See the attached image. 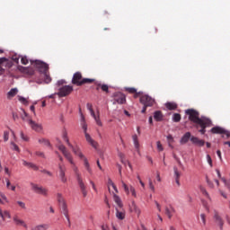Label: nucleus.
<instances>
[{"label":"nucleus","instance_id":"obj_24","mask_svg":"<svg viewBox=\"0 0 230 230\" xmlns=\"http://www.w3.org/2000/svg\"><path fill=\"white\" fill-rule=\"evenodd\" d=\"M113 200L117 204V208L119 209H122L123 208V202L121 201V198L119 196L116 195V193H113Z\"/></svg>","mask_w":230,"mask_h":230},{"label":"nucleus","instance_id":"obj_10","mask_svg":"<svg viewBox=\"0 0 230 230\" xmlns=\"http://www.w3.org/2000/svg\"><path fill=\"white\" fill-rule=\"evenodd\" d=\"M199 127L200 129L199 130V132H200L202 135L206 134V128L211 127V119H204V120L196 124V128H199Z\"/></svg>","mask_w":230,"mask_h":230},{"label":"nucleus","instance_id":"obj_23","mask_svg":"<svg viewBox=\"0 0 230 230\" xmlns=\"http://www.w3.org/2000/svg\"><path fill=\"white\" fill-rule=\"evenodd\" d=\"M191 139V133L190 132H186L181 138L180 143L181 145H186L188 141Z\"/></svg>","mask_w":230,"mask_h":230},{"label":"nucleus","instance_id":"obj_50","mask_svg":"<svg viewBox=\"0 0 230 230\" xmlns=\"http://www.w3.org/2000/svg\"><path fill=\"white\" fill-rule=\"evenodd\" d=\"M35 155H38V157H42L43 159L46 158V155H44V152L36 151Z\"/></svg>","mask_w":230,"mask_h":230},{"label":"nucleus","instance_id":"obj_18","mask_svg":"<svg viewBox=\"0 0 230 230\" xmlns=\"http://www.w3.org/2000/svg\"><path fill=\"white\" fill-rule=\"evenodd\" d=\"M132 139L136 152L138 154V155H141V146L139 145V139L137 138V135H133Z\"/></svg>","mask_w":230,"mask_h":230},{"label":"nucleus","instance_id":"obj_35","mask_svg":"<svg viewBox=\"0 0 230 230\" xmlns=\"http://www.w3.org/2000/svg\"><path fill=\"white\" fill-rule=\"evenodd\" d=\"M165 107L169 110V111H175V109H177V104L174 102H167L165 104Z\"/></svg>","mask_w":230,"mask_h":230},{"label":"nucleus","instance_id":"obj_9","mask_svg":"<svg viewBox=\"0 0 230 230\" xmlns=\"http://www.w3.org/2000/svg\"><path fill=\"white\" fill-rule=\"evenodd\" d=\"M71 93H73V86L65 85L59 88L58 93H57L56 94H58L59 98H64L66 96H69Z\"/></svg>","mask_w":230,"mask_h":230},{"label":"nucleus","instance_id":"obj_14","mask_svg":"<svg viewBox=\"0 0 230 230\" xmlns=\"http://www.w3.org/2000/svg\"><path fill=\"white\" fill-rule=\"evenodd\" d=\"M114 102L119 103V105H123L127 102V97L122 93H114Z\"/></svg>","mask_w":230,"mask_h":230},{"label":"nucleus","instance_id":"obj_64","mask_svg":"<svg viewBox=\"0 0 230 230\" xmlns=\"http://www.w3.org/2000/svg\"><path fill=\"white\" fill-rule=\"evenodd\" d=\"M13 62H16V64H19V58H17V56H13Z\"/></svg>","mask_w":230,"mask_h":230},{"label":"nucleus","instance_id":"obj_56","mask_svg":"<svg viewBox=\"0 0 230 230\" xmlns=\"http://www.w3.org/2000/svg\"><path fill=\"white\" fill-rule=\"evenodd\" d=\"M20 136L23 141H28V137L24 136V133L22 131L21 132Z\"/></svg>","mask_w":230,"mask_h":230},{"label":"nucleus","instance_id":"obj_7","mask_svg":"<svg viewBox=\"0 0 230 230\" xmlns=\"http://www.w3.org/2000/svg\"><path fill=\"white\" fill-rule=\"evenodd\" d=\"M75 172L77 184L81 190V193H83V197H87V186H85V183L84 182L82 174H80V172H78V168H76V167L75 169Z\"/></svg>","mask_w":230,"mask_h":230},{"label":"nucleus","instance_id":"obj_25","mask_svg":"<svg viewBox=\"0 0 230 230\" xmlns=\"http://www.w3.org/2000/svg\"><path fill=\"white\" fill-rule=\"evenodd\" d=\"M174 213H175V208H173V207L172 206L165 207V215L168 217V218H172Z\"/></svg>","mask_w":230,"mask_h":230},{"label":"nucleus","instance_id":"obj_19","mask_svg":"<svg viewBox=\"0 0 230 230\" xmlns=\"http://www.w3.org/2000/svg\"><path fill=\"white\" fill-rule=\"evenodd\" d=\"M59 178L61 179V181L67 182V178H66V166L59 164Z\"/></svg>","mask_w":230,"mask_h":230},{"label":"nucleus","instance_id":"obj_34","mask_svg":"<svg viewBox=\"0 0 230 230\" xmlns=\"http://www.w3.org/2000/svg\"><path fill=\"white\" fill-rule=\"evenodd\" d=\"M199 190H200L202 195H204V197H206V199H208V200H211V197H209V193L208 192V190H206V188H204L203 186H200Z\"/></svg>","mask_w":230,"mask_h":230},{"label":"nucleus","instance_id":"obj_43","mask_svg":"<svg viewBox=\"0 0 230 230\" xmlns=\"http://www.w3.org/2000/svg\"><path fill=\"white\" fill-rule=\"evenodd\" d=\"M220 179H221V181L224 182L226 188H227V190H230V183H229V181H227V180H226L225 177H222V178H220Z\"/></svg>","mask_w":230,"mask_h":230},{"label":"nucleus","instance_id":"obj_46","mask_svg":"<svg viewBox=\"0 0 230 230\" xmlns=\"http://www.w3.org/2000/svg\"><path fill=\"white\" fill-rule=\"evenodd\" d=\"M156 146L159 152H163L164 150V148L163 147V144H161V141L156 142Z\"/></svg>","mask_w":230,"mask_h":230},{"label":"nucleus","instance_id":"obj_60","mask_svg":"<svg viewBox=\"0 0 230 230\" xmlns=\"http://www.w3.org/2000/svg\"><path fill=\"white\" fill-rule=\"evenodd\" d=\"M41 172H42V173H46V174L49 175V177H51V175H53V173H51V172L47 171V170H43V171H41Z\"/></svg>","mask_w":230,"mask_h":230},{"label":"nucleus","instance_id":"obj_41","mask_svg":"<svg viewBox=\"0 0 230 230\" xmlns=\"http://www.w3.org/2000/svg\"><path fill=\"white\" fill-rule=\"evenodd\" d=\"M12 150H14L15 152L20 153L21 149L19 148V146H17L14 142H11Z\"/></svg>","mask_w":230,"mask_h":230},{"label":"nucleus","instance_id":"obj_26","mask_svg":"<svg viewBox=\"0 0 230 230\" xmlns=\"http://www.w3.org/2000/svg\"><path fill=\"white\" fill-rule=\"evenodd\" d=\"M23 166H27V168H31L35 172L39 171V166L33 163L27 162L25 160H22Z\"/></svg>","mask_w":230,"mask_h":230},{"label":"nucleus","instance_id":"obj_39","mask_svg":"<svg viewBox=\"0 0 230 230\" xmlns=\"http://www.w3.org/2000/svg\"><path fill=\"white\" fill-rule=\"evenodd\" d=\"M181 114L179 113H174L173 114V117H172V119L175 123H179V121H181Z\"/></svg>","mask_w":230,"mask_h":230},{"label":"nucleus","instance_id":"obj_21","mask_svg":"<svg viewBox=\"0 0 230 230\" xmlns=\"http://www.w3.org/2000/svg\"><path fill=\"white\" fill-rule=\"evenodd\" d=\"M129 211H131V213H136V215H137V217H139V215H141V209H139V207H137V205H136L135 201L131 202V205L129 206Z\"/></svg>","mask_w":230,"mask_h":230},{"label":"nucleus","instance_id":"obj_38","mask_svg":"<svg viewBox=\"0 0 230 230\" xmlns=\"http://www.w3.org/2000/svg\"><path fill=\"white\" fill-rule=\"evenodd\" d=\"M22 115L21 118L23 121H27L28 123V119H30V118H28V113H26V111L24 110H22Z\"/></svg>","mask_w":230,"mask_h":230},{"label":"nucleus","instance_id":"obj_49","mask_svg":"<svg viewBox=\"0 0 230 230\" xmlns=\"http://www.w3.org/2000/svg\"><path fill=\"white\" fill-rule=\"evenodd\" d=\"M16 204L22 208V209H26V203L22 201H17Z\"/></svg>","mask_w":230,"mask_h":230},{"label":"nucleus","instance_id":"obj_52","mask_svg":"<svg viewBox=\"0 0 230 230\" xmlns=\"http://www.w3.org/2000/svg\"><path fill=\"white\" fill-rule=\"evenodd\" d=\"M120 157H121V163H123L124 164H128V166L129 168H132V164H130V162H128V161H127V162L123 161V155H120Z\"/></svg>","mask_w":230,"mask_h":230},{"label":"nucleus","instance_id":"obj_32","mask_svg":"<svg viewBox=\"0 0 230 230\" xmlns=\"http://www.w3.org/2000/svg\"><path fill=\"white\" fill-rule=\"evenodd\" d=\"M17 93H19V90H17V88H12L8 93H7V97L8 98H13V96L17 95Z\"/></svg>","mask_w":230,"mask_h":230},{"label":"nucleus","instance_id":"obj_13","mask_svg":"<svg viewBox=\"0 0 230 230\" xmlns=\"http://www.w3.org/2000/svg\"><path fill=\"white\" fill-rule=\"evenodd\" d=\"M86 107L88 109V111H90L91 116L93 117V119H95L96 124L99 127H102V120H100V115L96 116V114L94 113V110H93V104L91 103H87Z\"/></svg>","mask_w":230,"mask_h":230},{"label":"nucleus","instance_id":"obj_55","mask_svg":"<svg viewBox=\"0 0 230 230\" xmlns=\"http://www.w3.org/2000/svg\"><path fill=\"white\" fill-rule=\"evenodd\" d=\"M200 218L202 220L203 226H206V214H200Z\"/></svg>","mask_w":230,"mask_h":230},{"label":"nucleus","instance_id":"obj_51","mask_svg":"<svg viewBox=\"0 0 230 230\" xmlns=\"http://www.w3.org/2000/svg\"><path fill=\"white\" fill-rule=\"evenodd\" d=\"M9 137H10V132L4 131V141H8Z\"/></svg>","mask_w":230,"mask_h":230},{"label":"nucleus","instance_id":"obj_12","mask_svg":"<svg viewBox=\"0 0 230 230\" xmlns=\"http://www.w3.org/2000/svg\"><path fill=\"white\" fill-rule=\"evenodd\" d=\"M140 103H142V105H146V107H152L154 103H155V100L149 95H142L140 97Z\"/></svg>","mask_w":230,"mask_h":230},{"label":"nucleus","instance_id":"obj_22","mask_svg":"<svg viewBox=\"0 0 230 230\" xmlns=\"http://www.w3.org/2000/svg\"><path fill=\"white\" fill-rule=\"evenodd\" d=\"M190 141L193 145H196L197 146H204L206 145V142L202 139H199L197 137H191Z\"/></svg>","mask_w":230,"mask_h":230},{"label":"nucleus","instance_id":"obj_6","mask_svg":"<svg viewBox=\"0 0 230 230\" xmlns=\"http://www.w3.org/2000/svg\"><path fill=\"white\" fill-rule=\"evenodd\" d=\"M30 62L31 66H34V67H36V69H38L39 73H40L41 75L49 71V65H48L44 61L36 59L31 60Z\"/></svg>","mask_w":230,"mask_h":230},{"label":"nucleus","instance_id":"obj_4","mask_svg":"<svg viewBox=\"0 0 230 230\" xmlns=\"http://www.w3.org/2000/svg\"><path fill=\"white\" fill-rule=\"evenodd\" d=\"M58 202L59 204L61 212L66 217L68 226H71V219H69V210L67 209V204L66 203V199H64V197H62V194H58Z\"/></svg>","mask_w":230,"mask_h":230},{"label":"nucleus","instance_id":"obj_1","mask_svg":"<svg viewBox=\"0 0 230 230\" xmlns=\"http://www.w3.org/2000/svg\"><path fill=\"white\" fill-rule=\"evenodd\" d=\"M62 137L64 139V142L66 143L67 146L71 148L72 152L75 154V155H78L79 159H82L84 162V166L90 175H93V169L91 168V164H89V160L85 155H83L82 150L78 146H72L71 142H69V137H67V130L64 129L62 132Z\"/></svg>","mask_w":230,"mask_h":230},{"label":"nucleus","instance_id":"obj_63","mask_svg":"<svg viewBox=\"0 0 230 230\" xmlns=\"http://www.w3.org/2000/svg\"><path fill=\"white\" fill-rule=\"evenodd\" d=\"M167 139H168L169 143H172V141H173V137H172V135H169V136L167 137Z\"/></svg>","mask_w":230,"mask_h":230},{"label":"nucleus","instance_id":"obj_29","mask_svg":"<svg viewBox=\"0 0 230 230\" xmlns=\"http://www.w3.org/2000/svg\"><path fill=\"white\" fill-rule=\"evenodd\" d=\"M49 224H40L31 228V230H48L49 229Z\"/></svg>","mask_w":230,"mask_h":230},{"label":"nucleus","instance_id":"obj_58","mask_svg":"<svg viewBox=\"0 0 230 230\" xmlns=\"http://www.w3.org/2000/svg\"><path fill=\"white\" fill-rule=\"evenodd\" d=\"M95 85H96V91H100V89H102V85H103V84L95 83Z\"/></svg>","mask_w":230,"mask_h":230},{"label":"nucleus","instance_id":"obj_27","mask_svg":"<svg viewBox=\"0 0 230 230\" xmlns=\"http://www.w3.org/2000/svg\"><path fill=\"white\" fill-rule=\"evenodd\" d=\"M116 217L119 220L125 219V210L116 208Z\"/></svg>","mask_w":230,"mask_h":230},{"label":"nucleus","instance_id":"obj_2","mask_svg":"<svg viewBox=\"0 0 230 230\" xmlns=\"http://www.w3.org/2000/svg\"><path fill=\"white\" fill-rule=\"evenodd\" d=\"M81 119H82V128L84 130V137L87 141V143H89V145H91V146H93V148H98V142L94 141V139H93V137H91V135H89V133H87V123H85V117H84V114H81Z\"/></svg>","mask_w":230,"mask_h":230},{"label":"nucleus","instance_id":"obj_48","mask_svg":"<svg viewBox=\"0 0 230 230\" xmlns=\"http://www.w3.org/2000/svg\"><path fill=\"white\" fill-rule=\"evenodd\" d=\"M126 91L128 93H129L130 94H134V93H136L137 90L134 87H128V88H126Z\"/></svg>","mask_w":230,"mask_h":230},{"label":"nucleus","instance_id":"obj_31","mask_svg":"<svg viewBox=\"0 0 230 230\" xmlns=\"http://www.w3.org/2000/svg\"><path fill=\"white\" fill-rule=\"evenodd\" d=\"M154 118L155 121H163V112L157 111L154 113Z\"/></svg>","mask_w":230,"mask_h":230},{"label":"nucleus","instance_id":"obj_36","mask_svg":"<svg viewBox=\"0 0 230 230\" xmlns=\"http://www.w3.org/2000/svg\"><path fill=\"white\" fill-rule=\"evenodd\" d=\"M122 187L124 189V191L127 195H130V187L125 183V181H121Z\"/></svg>","mask_w":230,"mask_h":230},{"label":"nucleus","instance_id":"obj_44","mask_svg":"<svg viewBox=\"0 0 230 230\" xmlns=\"http://www.w3.org/2000/svg\"><path fill=\"white\" fill-rule=\"evenodd\" d=\"M129 193H131L132 197H137L136 194V189L132 185L129 186Z\"/></svg>","mask_w":230,"mask_h":230},{"label":"nucleus","instance_id":"obj_30","mask_svg":"<svg viewBox=\"0 0 230 230\" xmlns=\"http://www.w3.org/2000/svg\"><path fill=\"white\" fill-rule=\"evenodd\" d=\"M111 188H113L115 193H119L118 191V187H116V184H114V181H112V180L110 178L108 180V188H109V190H111Z\"/></svg>","mask_w":230,"mask_h":230},{"label":"nucleus","instance_id":"obj_57","mask_svg":"<svg viewBox=\"0 0 230 230\" xmlns=\"http://www.w3.org/2000/svg\"><path fill=\"white\" fill-rule=\"evenodd\" d=\"M134 94V98H139V96H141V94H143V93L142 92H136V93H133Z\"/></svg>","mask_w":230,"mask_h":230},{"label":"nucleus","instance_id":"obj_61","mask_svg":"<svg viewBox=\"0 0 230 230\" xmlns=\"http://www.w3.org/2000/svg\"><path fill=\"white\" fill-rule=\"evenodd\" d=\"M155 206H156L158 211L161 212V205L159 204V202L155 201Z\"/></svg>","mask_w":230,"mask_h":230},{"label":"nucleus","instance_id":"obj_62","mask_svg":"<svg viewBox=\"0 0 230 230\" xmlns=\"http://www.w3.org/2000/svg\"><path fill=\"white\" fill-rule=\"evenodd\" d=\"M13 119L15 121V119H19V115H17V113L13 112Z\"/></svg>","mask_w":230,"mask_h":230},{"label":"nucleus","instance_id":"obj_33","mask_svg":"<svg viewBox=\"0 0 230 230\" xmlns=\"http://www.w3.org/2000/svg\"><path fill=\"white\" fill-rule=\"evenodd\" d=\"M44 75V82L46 84H51V75H49V70L48 72L43 73Z\"/></svg>","mask_w":230,"mask_h":230},{"label":"nucleus","instance_id":"obj_59","mask_svg":"<svg viewBox=\"0 0 230 230\" xmlns=\"http://www.w3.org/2000/svg\"><path fill=\"white\" fill-rule=\"evenodd\" d=\"M219 193L221 197H223L224 199H227V194H226L222 190H219Z\"/></svg>","mask_w":230,"mask_h":230},{"label":"nucleus","instance_id":"obj_15","mask_svg":"<svg viewBox=\"0 0 230 230\" xmlns=\"http://www.w3.org/2000/svg\"><path fill=\"white\" fill-rule=\"evenodd\" d=\"M28 124L30 125L32 130L35 132H42V125L33 121L31 119H28Z\"/></svg>","mask_w":230,"mask_h":230},{"label":"nucleus","instance_id":"obj_37","mask_svg":"<svg viewBox=\"0 0 230 230\" xmlns=\"http://www.w3.org/2000/svg\"><path fill=\"white\" fill-rule=\"evenodd\" d=\"M39 143L40 145H44L45 146H50V143H49V140L46 139V138H40L39 139Z\"/></svg>","mask_w":230,"mask_h":230},{"label":"nucleus","instance_id":"obj_53","mask_svg":"<svg viewBox=\"0 0 230 230\" xmlns=\"http://www.w3.org/2000/svg\"><path fill=\"white\" fill-rule=\"evenodd\" d=\"M149 188L151 191H155V187H154V183L152 182L151 179H149Z\"/></svg>","mask_w":230,"mask_h":230},{"label":"nucleus","instance_id":"obj_20","mask_svg":"<svg viewBox=\"0 0 230 230\" xmlns=\"http://www.w3.org/2000/svg\"><path fill=\"white\" fill-rule=\"evenodd\" d=\"M13 220L16 226H22L24 229H28V225L24 220L20 219L19 216H13Z\"/></svg>","mask_w":230,"mask_h":230},{"label":"nucleus","instance_id":"obj_11","mask_svg":"<svg viewBox=\"0 0 230 230\" xmlns=\"http://www.w3.org/2000/svg\"><path fill=\"white\" fill-rule=\"evenodd\" d=\"M31 190L38 195H43V197H48V189L39 186L35 183H31Z\"/></svg>","mask_w":230,"mask_h":230},{"label":"nucleus","instance_id":"obj_54","mask_svg":"<svg viewBox=\"0 0 230 230\" xmlns=\"http://www.w3.org/2000/svg\"><path fill=\"white\" fill-rule=\"evenodd\" d=\"M207 161L210 166H213V160L209 155H207Z\"/></svg>","mask_w":230,"mask_h":230},{"label":"nucleus","instance_id":"obj_17","mask_svg":"<svg viewBox=\"0 0 230 230\" xmlns=\"http://www.w3.org/2000/svg\"><path fill=\"white\" fill-rule=\"evenodd\" d=\"M214 219L216 220V223L219 226L220 229H224V219H222V217L218 214V211L215 210L214 212Z\"/></svg>","mask_w":230,"mask_h":230},{"label":"nucleus","instance_id":"obj_5","mask_svg":"<svg viewBox=\"0 0 230 230\" xmlns=\"http://www.w3.org/2000/svg\"><path fill=\"white\" fill-rule=\"evenodd\" d=\"M185 114L189 116L190 121H192V123H195L198 125L199 123H202L204 121L205 118H199L200 114L199 111L193 110V109H189L185 111Z\"/></svg>","mask_w":230,"mask_h":230},{"label":"nucleus","instance_id":"obj_8","mask_svg":"<svg viewBox=\"0 0 230 230\" xmlns=\"http://www.w3.org/2000/svg\"><path fill=\"white\" fill-rule=\"evenodd\" d=\"M58 150L62 152L64 157L67 159V161L70 163V164H75V162L73 161V155H71V152L67 150V147L65 146L64 145L60 144L58 146Z\"/></svg>","mask_w":230,"mask_h":230},{"label":"nucleus","instance_id":"obj_28","mask_svg":"<svg viewBox=\"0 0 230 230\" xmlns=\"http://www.w3.org/2000/svg\"><path fill=\"white\" fill-rule=\"evenodd\" d=\"M0 217L3 220H6V218H12V215L8 210H3L0 208Z\"/></svg>","mask_w":230,"mask_h":230},{"label":"nucleus","instance_id":"obj_47","mask_svg":"<svg viewBox=\"0 0 230 230\" xmlns=\"http://www.w3.org/2000/svg\"><path fill=\"white\" fill-rule=\"evenodd\" d=\"M101 89L103 93H109V85L107 84H102L101 85Z\"/></svg>","mask_w":230,"mask_h":230},{"label":"nucleus","instance_id":"obj_42","mask_svg":"<svg viewBox=\"0 0 230 230\" xmlns=\"http://www.w3.org/2000/svg\"><path fill=\"white\" fill-rule=\"evenodd\" d=\"M18 100L19 102H21V103H23V105H28V100L22 96H18Z\"/></svg>","mask_w":230,"mask_h":230},{"label":"nucleus","instance_id":"obj_40","mask_svg":"<svg viewBox=\"0 0 230 230\" xmlns=\"http://www.w3.org/2000/svg\"><path fill=\"white\" fill-rule=\"evenodd\" d=\"M174 172V179H181V172H179V169L177 167H173Z\"/></svg>","mask_w":230,"mask_h":230},{"label":"nucleus","instance_id":"obj_3","mask_svg":"<svg viewBox=\"0 0 230 230\" xmlns=\"http://www.w3.org/2000/svg\"><path fill=\"white\" fill-rule=\"evenodd\" d=\"M93 83H94V79L83 78L82 73H80V72H76L73 75L72 84L74 85L81 86L85 84H93Z\"/></svg>","mask_w":230,"mask_h":230},{"label":"nucleus","instance_id":"obj_16","mask_svg":"<svg viewBox=\"0 0 230 230\" xmlns=\"http://www.w3.org/2000/svg\"><path fill=\"white\" fill-rule=\"evenodd\" d=\"M210 132L212 134H225L226 135V137H229V132L224 128H222L221 127H214L211 128Z\"/></svg>","mask_w":230,"mask_h":230},{"label":"nucleus","instance_id":"obj_45","mask_svg":"<svg viewBox=\"0 0 230 230\" xmlns=\"http://www.w3.org/2000/svg\"><path fill=\"white\" fill-rule=\"evenodd\" d=\"M21 62H22V64H23V66H27V64H29L30 60L28 59L27 57H22Z\"/></svg>","mask_w":230,"mask_h":230}]
</instances>
